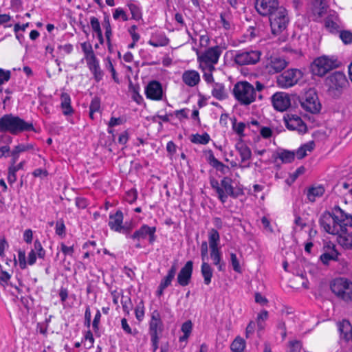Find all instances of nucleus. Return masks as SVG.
<instances>
[{"instance_id":"nucleus-1","label":"nucleus","mask_w":352,"mask_h":352,"mask_svg":"<svg viewBox=\"0 0 352 352\" xmlns=\"http://www.w3.org/2000/svg\"><path fill=\"white\" fill-rule=\"evenodd\" d=\"M32 123L27 122L19 116L11 113L6 114L0 118V132L8 131L13 135L23 131H34Z\"/></svg>"},{"instance_id":"nucleus-2","label":"nucleus","mask_w":352,"mask_h":352,"mask_svg":"<svg viewBox=\"0 0 352 352\" xmlns=\"http://www.w3.org/2000/svg\"><path fill=\"white\" fill-rule=\"evenodd\" d=\"M325 85L328 88L329 95L338 98L348 87L349 82L343 72H335L326 78Z\"/></svg>"},{"instance_id":"nucleus-3","label":"nucleus","mask_w":352,"mask_h":352,"mask_svg":"<svg viewBox=\"0 0 352 352\" xmlns=\"http://www.w3.org/2000/svg\"><path fill=\"white\" fill-rule=\"evenodd\" d=\"M233 95L241 105H249L256 100V93L252 85L247 81L236 82L233 88Z\"/></svg>"},{"instance_id":"nucleus-4","label":"nucleus","mask_w":352,"mask_h":352,"mask_svg":"<svg viewBox=\"0 0 352 352\" xmlns=\"http://www.w3.org/2000/svg\"><path fill=\"white\" fill-rule=\"evenodd\" d=\"M272 34L278 35L285 30L289 23L287 10L283 6L276 9L269 14Z\"/></svg>"},{"instance_id":"nucleus-5","label":"nucleus","mask_w":352,"mask_h":352,"mask_svg":"<svg viewBox=\"0 0 352 352\" xmlns=\"http://www.w3.org/2000/svg\"><path fill=\"white\" fill-rule=\"evenodd\" d=\"M338 66L339 63L337 59L322 56L314 60L311 65V71L314 75L322 77Z\"/></svg>"},{"instance_id":"nucleus-6","label":"nucleus","mask_w":352,"mask_h":352,"mask_svg":"<svg viewBox=\"0 0 352 352\" xmlns=\"http://www.w3.org/2000/svg\"><path fill=\"white\" fill-rule=\"evenodd\" d=\"M333 294L342 300L349 302L352 300V282L344 278L334 279L330 285Z\"/></svg>"},{"instance_id":"nucleus-7","label":"nucleus","mask_w":352,"mask_h":352,"mask_svg":"<svg viewBox=\"0 0 352 352\" xmlns=\"http://www.w3.org/2000/svg\"><path fill=\"white\" fill-rule=\"evenodd\" d=\"M292 100L294 102L298 100L305 111L311 113H317L321 109V104L319 102L316 92L314 89H309L307 91L302 98L294 96Z\"/></svg>"},{"instance_id":"nucleus-8","label":"nucleus","mask_w":352,"mask_h":352,"mask_svg":"<svg viewBox=\"0 0 352 352\" xmlns=\"http://www.w3.org/2000/svg\"><path fill=\"white\" fill-rule=\"evenodd\" d=\"M302 77V73L298 69H289L276 77L278 87L287 89L293 87Z\"/></svg>"},{"instance_id":"nucleus-9","label":"nucleus","mask_w":352,"mask_h":352,"mask_svg":"<svg viewBox=\"0 0 352 352\" xmlns=\"http://www.w3.org/2000/svg\"><path fill=\"white\" fill-rule=\"evenodd\" d=\"M261 55L258 50L239 52L234 56V62L239 65H254L259 61Z\"/></svg>"},{"instance_id":"nucleus-10","label":"nucleus","mask_w":352,"mask_h":352,"mask_svg":"<svg viewBox=\"0 0 352 352\" xmlns=\"http://www.w3.org/2000/svg\"><path fill=\"white\" fill-rule=\"evenodd\" d=\"M286 127L292 131H298L300 133H306L307 128L306 124L301 118L296 114L287 113L284 116Z\"/></svg>"},{"instance_id":"nucleus-11","label":"nucleus","mask_w":352,"mask_h":352,"mask_svg":"<svg viewBox=\"0 0 352 352\" xmlns=\"http://www.w3.org/2000/svg\"><path fill=\"white\" fill-rule=\"evenodd\" d=\"M319 223L322 228L329 234L336 235L339 233V228L337 223H333V213L325 211L319 219Z\"/></svg>"},{"instance_id":"nucleus-12","label":"nucleus","mask_w":352,"mask_h":352,"mask_svg":"<svg viewBox=\"0 0 352 352\" xmlns=\"http://www.w3.org/2000/svg\"><path fill=\"white\" fill-rule=\"evenodd\" d=\"M279 7L278 0H255V8L261 16H267Z\"/></svg>"},{"instance_id":"nucleus-13","label":"nucleus","mask_w":352,"mask_h":352,"mask_svg":"<svg viewBox=\"0 0 352 352\" xmlns=\"http://www.w3.org/2000/svg\"><path fill=\"white\" fill-rule=\"evenodd\" d=\"M274 107L279 111H286L292 106V99L289 94L284 92H276L272 97Z\"/></svg>"},{"instance_id":"nucleus-14","label":"nucleus","mask_w":352,"mask_h":352,"mask_svg":"<svg viewBox=\"0 0 352 352\" xmlns=\"http://www.w3.org/2000/svg\"><path fill=\"white\" fill-rule=\"evenodd\" d=\"M333 211V223H337L339 228H341V226H344L346 228L347 226L352 227V216L351 214H346L338 206H336Z\"/></svg>"},{"instance_id":"nucleus-15","label":"nucleus","mask_w":352,"mask_h":352,"mask_svg":"<svg viewBox=\"0 0 352 352\" xmlns=\"http://www.w3.org/2000/svg\"><path fill=\"white\" fill-rule=\"evenodd\" d=\"M324 252L320 256L321 262L327 265L331 261H339L340 254L336 249V245L331 243H327L324 246Z\"/></svg>"},{"instance_id":"nucleus-16","label":"nucleus","mask_w":352,"mask_h":352,"mask_svg":"<svg viewBox=\"0 0 352 352\" xmlns=\"http://www.w3.org/2000/svg\"><path fill=\"white\" fill-rule=\"evenodd\" d=\"M192 261H187L185 265L180 270L177 275V280L179 285L185 287L190 283L192 274Z\"/></svg>"},{"instance_id":"nucleus-17","label":"nucleus","mask_w":352,"mask_h":352,"mask_svg":"<svg viewBox=\"0 0 352 352\" xmlns=\"http://www.w3.org/2000/svg\"><path fill=\"white\" fill-rule=\"evenodd\" d=\"M145 94L149 99L154 100H161L163 95L161 83L156 80L150 82L145 88Z\"/></svg>"},{"instance_id":"nucleus-18","label":"nucleus","mask_w":352,"mask_h":352,"mask_svg":"<svg viewBox=\"0 0 352 352\" xmlns=\"http://www.w3.org/2000/svg\"><path fill=\"white\" fill-rule=\"evenodd\" d=\"M221 52L219 46L210 47L201 56L198 55V60L206 63L215 64L218 62Z\"/></svg>"},{"instance_id":"nucleus-19","label":"nucleus","mask_w":352,"mask_h":352,"mask_svg":"<svg viewBox=\"0 0 352 352\" xmlns=\"http://www.w3.org/2000/svg\"><path fill=\"white\" fill-rule=\"evenodd\" d=\"M123 221V214L120 210H118L114 214L109 216V226L111 230L116 232L127 231L124 226H122Z\"/></svg>"},{"instance_id":"nucleus-20","label":"nucleus","mask_w":352,"mask_h":352,"mask_svg":"<svg viewBox=\"0 0 352 352\" xmlns=\"http://www.w3.org/2000/svg\"><path fill=\"white\" fill-rule=\"evenodd\" d=\"M327 6L325 0H314L312 2V13L314 21H318L326 13Z\"/></svg>"},{"instance_id":"nucleus-21","label":"nucleus","mask_w":352,"mask_h":352,"mask_svg":"<svg viewBox=\"0 0 352 352\" xmlns=\"http://www.w3.org/2000/svg\"><path fill=\"white\" fill-rule=\"evenodd\" d=\"M339 230V233L336 234L339 244L345 248L352 249V233H349L347 228L344 226H341Z\"/></svg>"},{"instance_id":"nucleus-22","label":"nucleus","mask_w":352,"mask_h":352,"mask_svg":"<svg viewBox=\"0 0 352 352\" xmlns=\"http://www.w3.org/2000/svg\"><path fill=\"white\" fill-rule=\"evenodd\" d=\"M289 64L285 58L282 57H274L271 58L268 65L269 72L278 73L283 70Z\"/></svg>"},{"instance_id":"nucleus-23","label":"nucleus","mask_w":352,"mask_h":352,"mask_svg":"<svg viewBox=\"0 0 352 352\" xmlns=\"http://www.w3.org/2000/svg\"><path fill=\"white\" fill-rule=\"evenodd\" d=\"M182 80L186 85L194 87L199 82V74L194 70L186 71L182 75Z\"/></svg>"},{"instance_id":"nucleus-24","label":"nucleus","mask_w":352,"mask_h":352,"mask_svg":"<svg viewBox=\"0 0 352 352\" xmlns=\"http://www.w3.org/2000/svg\"><path fill=\"white\" fill-rule=\"evenodd\" d=\"M235 148L241 156V161L242 163L251 158V150L246 144H244L241 138H240L239 142L236 144Z\"/></svg>"},{"instance_id":"nucleus-25","label":"nucleus","mask_w":352,"mask_h":352,"mask_svg":"<svg viewBox=\"0 0 352 352\" xmlns=\"http://www.w3.org/2000/svg\"><path fill=\"white\" fill-rule=\"evenodd\" d=\"M208 162L209 164L216 168L217 170L220 171L223 174H226L230 170V168L227 165H225L215 158L211 150L208 151Z\"/></svg>"},{"instance_id":"nucleus-26","label":"nucleus","mask_w":352,"mask_h":352,"mask_svg":"<svg viewBox=\"0 0 352 352\" xmlns=\"http://www.w3.org/2000/svg\"><path fill=\"white\" fill-rule=\"evenodd\" d=\"M315 146L314 141H309L300 146L295 153V155H296L298 160H302L307 155V152H312Z\"/></svg>"},{"instance_id":"nucleus-27","label":"nucleus","mask_w":352,"mask_h":352,"mask_svg":"<svg viewBox=\"0 0 352 352\" xmlns=\"http://www.w3.org/2000/svg\"><path fill=\"white\" fill-rule=\"evenodd\" d=\"M177 270V262H175L168 271L167 275L162 280L160 283V285H162V287H168L169 285H170L172 280L175 278Z\"/></svg>"},{"instance_id":"nucleus-28","label":"nucleus","mask_w":352,"mask_h":352,"mask_svg":"<svg viewBox=\"0 0 352 352\" xmlns=\"http://www.w3.org/2000/svg\"><path fill=\"white\" fill-rule=\"evenodd\" d=\"M275 160L280 159L282 163H291L294 160L295 152L288 150H283L273 155Z\"/></svg>"},{"instance_id":"nucleus-29","label":"nucleus","mask_w":352,"mask_h":352,"mask_svg":"<svg viewBox=\"0 0 352 352\" xmlns=\"http://www.w3.org/2000/svg\"><path fill=\"white\" fill-rule=\"evenodd\" d=\"M221 186L224 190L226 195H227V197L230 196L232 197H236L237 195L234 192V188L232 185V179L230 177H225L221 181Z\"/></svg>"},{"instance_id":"nucleus-30","label":"nucleus","mask_w":352,"mask_h":352,"mask_svg":"<svg viewBox=\"0 0 352 352\" xmlns=\"http://www.w3.org/2000/svg\"><path fill=\"white\" fill-rule=\"evenodd\" d=\"M324 193V188L322 186H318L317 187H311L307 191V199L311 202H314L316 197H319L323 195Z\"/></svg>"},{"instance_id":"nucleus-31","label":"nucleus","mask_w":352,"mask_h":352,"mask_svg":"<svg viewBox=\"0 0 352 352\" xmlns=\"http://www.w3.org/2000/svg\"><path fill=\"white\" fill-rule=\"evenodd\" d=\"M211 187L215 190L218 195V197L222 203H225L227 200V195L225 194L224 190L219 186V182L214 177L210 179Z\"/></svg>"},{"instance_id":"nucleus-32","label":"nucleus","mask_w":352,"mask_h":352,"mask_svg":"<svg viewBox=\"0 0 352 352\" xmlns=\"http://www.w3.org/2000/svg\"><path fill=\"white\" fill-rule=\"evenodd\" d=\"M201 272L204 278V283L209 285L212 276V270L210 265L206 261L202 262Z\"/></svg>"},{"instance_id":"nucleus-33","label":"nucleus","mask_w":352,"mask_h":352,"mask_svg":"<svg viewBox=\"0 0 352 352\" xmlns=\"http://www.w3.org/2000/svg\"><path fill=\"white\" fill-rule=\"evenodd\" d=\"M71 100L69 96L66 94L63 93L61 95V107L63 110V114L64 115H70L72 112V108L71 107Z\"/></svg>"},{"instance_id":"nucleus-34","label":"nucleus","mask_w":352,"mask_h":352,"mask_svg":"<svg viewBox=\"0 0 352 352\" xmlns=\"http://www.w3.org/2000/svg\"><path fill=\"white\" fill-rule=\"evenodd\" d=\"M220 239V236L218 232V231L212 228L208 233V241H209V245L210 249H215L219 248H218V243Z\"/></svg>"},{"instance_id":"nucleus-35","label":"nucleus","mask_w":352,"mask_h":352,"mask_svg":"<svg viewBox=\"0 0 352 352\" xmlns=\"http://www.w3.org/2000/svg\"><path fill=\"white\" fill-rule=\"evenodd\" d=\"M82 48L84 49L85 52L88 53L89 56L87 58V65L89 69L91 71L94 69H96L99 66L98 61L96 59V56L90 46V50L87 51L85 50V43L82 45Z\"/></svg>"},{"instance_id":"nucleus-36","label":"nucleus","mask_w":352,"mask_h":352,"mask_svg":"<svg viewBox=\"0 0 352 352\" xmlns=\"http://www.w3.org/2000/svg\"><path fill=\"white\" fill-rule=\"evenodd\" d=\"M245 348V341L240 336H236L230 345V349L233 352H243Z\"/></svg>"},{"instance_id":"nucleus-37","label":"nucleus","mask_w":352,"mask_h":352,"mask_svg":"<svg viewBox=\"0 0 352 352\" xmlns=\"http://www.w3.org/2000/svg\"><path fill=\"white\" fill-rule=\"evenodd\" d=\"M212 94L214 98L219 100H223L227 97L224 86L219 83L214 84Z\"/></svg>"},{"instance_id":"nucleus-38","label":"nucleus","mask_w":352,"mask_h":352,"mask_svg":"<svg viewBox=\"0 0 352 352\" xmlns=\"http://www.w3.org/2000/svg\"><path fill=\"white\" fill-rule=\"evenodd\" d=\"M163 331V323L162 322H150L149 323V334L151 337H160L159 334H161Z\"/></svg>"},{"instance_id":"nucleus-39","label":"nucleus","mask_w":352,"mask_h":352,"mask_svg":"<svg viewBox=\"0 0 352 352\" xmlns=\"http://www.w3.org/2000/svg\"><path fill=\"white\" fill-rule=\"evenodd\" d=\"M210 257L213 263L218 267L219 271L223 270V263H221V253L219 248L210 249Z\"/></svg>"},{"instance_id":"nucleus-40","label":"nucleus","mask_w":352,"mask_h":352,"mask_svg":"<svg viewBox=\"0 0 352 352\" xmlns=\"http://www.w3.org/2000/svg\"><path fill=\"white\" fill-rule=\"evenodd\" d=\"M169 40L164 35H159L158 36L151 39L148 44L153 47L166 46L168 44Z\"/></svg>"},{"instance_id":"nucleus-41","label":"nucleus","mask_w":352,"mask_h":352,"mask_svg":"<svg viewBox=\"0 0 352 352\" xmlns=\"http://www.w3.org/2000/svg\"><path fill=\"white\" fill-rule=\"evenodd\" d=\"M210 138L207 133L202 135L195 134L192 135L190 139L191 142L195 144H206L209 142Z\"/></svg>"},{"instance_id":"nucleus-42","label":"nucleus","mask_w":352,"mask_h":352,"mask_svg":"<svg viewBox=\"0 0 352 352\" xmlns=\"http://www.w3.org/2000/svg\"><path fill=\"white\" fill-rule=\"evenodd\" d=\"M151 228L148 226L147 225H143L139 230H136L131 237L133 239H144L148 235V233L151 230Z\"/></svg>"},{"instance_id":"nucleus-43","label":"nucleus","mask_w":352,"mask_h":352,"mask_svg":"<svg viewBox=\"0 0 352 352\" xmlns=\"http://www.w3.org/2000/svg\"><path fill=\"white\" fill-rule=\"evenodd\" d=\"M135 317L138 321H141L144 316V301L140 300L135 309Z\"/></svg>"},{"instance_id":"nucleus-44","label":"nucleus","mask_w":352,"mask_h":352,"mask_svg":"<svg viewBox=\"0 0 352 352\" xmlns=\"http://www.w3.org/2000/svg\"><path fill=\"white\" fill-rule=\"evenodd\" d=\"M35 251V253L37 254L38 257L39 258L44 259L45 256V251L43 248L42 245L39 240L36 239L35 240L34 243V249Z\"/></svg>"},{"instance_id":"nucleus-45","label":"nucleus","mask_w":352,"mask_h":352,"mask_svg":"<svg viewBox=\"0 0 352 352\" xmlns=\"http://www.w3.org/2000/svg\"><path fill=\"white\" fill-rule=\"evenodd\" d=\"M245 127V124L244 122L236 123V119L234 120L232 123L233 130L241 137L244 136V129Z\"/></svg>"},{"instance_id":"nucleus-46","label":"nucleus","mask_w":352,"mask_h":352,"mask_svg":"<svg viewBox=\"0 0 352 352\" xmlns=\"http://www.w3.org/2000/svg\"><path fill=\"white\" fill-rule=\"evenodd\" d=\"M340 38L344 44H350L352 43V32L348 30L341 31Z\"/></svg>"},{"instance_id":"nucleus-47","label":"nucleus","mask_w":352,"mask_h":352,"mask_svg":"<svg viewBox=\"0 0 352 352\" xmlns=\"http://www.w3.org/2000/svg\"><path fill=\"white\" fill-rule=\"evenodd\" d=\"M230 260H231V263H232L233 270L236 272H239V273L241 272V266H240L239 261L236 257V254H234V253L230 254Z\"/></svg>"},{"instance_id":"nucleus-48","label":"nucleus","mask_w":352,"mask_h":352,"mask_svg":"<svg viewBox=\"0 0 352 352\" xmlns=\"http://www.w3.org/2000/svg\"><path fill=\"white\" fill-rule=\"evenodd\" d=\"M137 197H138V193H137L136 190L131 189V190H129L128 192H126V196H125V199L129 204H132L137 199Z\"/></svg>"},{"instance_id":"nucleus-49","label":"nucleus","mask_w":352,"mask_h":352,"mask_svg":"<svg viewBox=\"0 0 352 352\" xmlns=\"http://www.w3.org/2000/svg\"><path fill=\"white\" fill-rule=\"evenodd\" d=\"M11 72L9 70L5 71L0 68V85H3L5 82L10 80Z\"/></svg>"},{"instance_id":"nucleus-50","label":"nucleus","mask_w":352,"mask_h":352,"mask_svg":"<svg viewBox=\"0 0 352 352\" xmlns=\"http://www.w3.org/2000/svg\"><path fill=\"white\" fill-rule=\"evenodd\" d=\"M100 100L98 97H95L92 99L90 106L89 110H91L92 112H97L100 110Z\"/></svg>"},{"instance_id":"nucleus-51","label":"nucleus","mask_w":352,"mask_h":352,"mask_svg":"<svg viewBox=\"0 0 352 352\" xmlns=\"http://www.w3.org/2000/svg\"><path fill=\"white\" fill-rule=\"evenodd\" d=\"M113 19L116 20L118 19L120 17H121L124 21L128 20V17L126 16V12L122 8L116 9L115 12L113 14Z\"/></svg>"},{"instance_id":"nucleus-52","label":"nucleus","mask_w":352,"mask_h":352,"mask_svg":"<svg viewBox=\"0 0 352 352\" xmlns=\"http://www.w3.org/2000/svg\"><path fill=\"white\" fill-rule=\"evenodd\" d=\"M18 260L19 263V266L21 269L26 268L27 262L25 258V251L19 250L18 252Z\"/></svg>"},{"instance_id":"nucleus-53","label":"nucleus","mask_w":352,"mask_h":352,"mask_svg":"<svg viewBox=\"0 0 352 352\" xmlns=\"http://www.w3.org/2000/svg\"><path fill=\"white\" fill-rule=\"evenodd\" d=\"M90 24L91 26L92 30L98 33L100 31H102L100 28V22L96 16H91L90 19Z\"/></svg>"},{"instance_id":"nucleus-54","label":"nucleus","mask_w":352,"mask_h":352,"mask_svg":"<svg viewBox=\"0 0 352 352\" xmlns=\"http://www.w3.org/2000/svg\"><path fill=\"white\" fill-rule=\"evenodd\" d=\"M65 226L63 219H60L56 223V234L62 236L65 234Z\"/></svg>"},{"instance_id":"nucleus-55","label":"nucleus","mask_w":352,"mask_h":352,"mask_svg":"<svg viewBox=\"0 0 352 352\" xmlns=\"http://www.w3.org/2000/svg\"><path fill=\"white\" fill-rule=\"evenodd\" d=\"M121 303L122 305L123 311L127 315H129V313H130V311L132 309V302H131V298H126V299H125L124 300H122Z\"/></svg>"},{"instance_id":"nucleus-56","label":"nucleus","mask_w":352,"mask_h":352,"mask_svg":"<svg viewBox=\"0 0 352 352\" xmlns=\"http://www.w3.org/2000/svg\"><path fill=\"white\" fill-rule=\"evenodd\" d=\"M324 26L327 29H329L331 32L333 30H336L338 28V25L336 22L332 21L330 18H327L324 21Z\"/></svg>"},{"instance_id":"nucleus-57","label":"nucleus","mask_w":352,"mask_h":352,"mask_svg":"<svg viewBox=\"0 0 352 352\" xmlns=\"http://www.w3.org/2000/svg\"><path fill=\"white\" fill-rule=\"evenodd\" d=\"M129 10L131 12L132 17L135 19H140V12L139 8H138V6L134 4H130L129 6Z\"/></svg>"},{"instance_id":"nucleus-58","label":"nucleus","mask_w":352,"mask_h":352,"mask_svg":"<svg viewBox=\"0 0 352 352\" xmlns=\"http://www.w3.org/2000/svg\"><path fill=\"white\" fill-rule=\"evenodd\" d=\"M16 180V172L14 171V166H9L8 181L10 184H13Z\"/></svg>"},{"instance_id":"nucleus-59","label":"nucleus","mask_w":352,"mask_h":352,"mask_svg":"<svg viewBox=\"0 0 352 352\" xmlns=\"http://www.w3.org/2000/svg\"><path fill=\"white\" fill-rule=\"evenodd\" d=\"M0 284L3 286L7 285L8 281L10 278V275L6 271L0 270Z\"/></svg>"},{"instance_id":"nucleus-60","label":"nucleus","mask_w":352,"mask_h":352,"mask_svg":"<svg viewBox=\"0 0 352 352\" xmlns=\"http://www.w3.org/2000/svg\"><path fill=\"white\" fill-rule=\"evenodd\" d=\"M201 256L202 262L206 261L208 256V244L206 241H203L201 245Z\"/></svg>"},{"instance_id":"nucleus-61","label":"nucleus","mask_w":352,"mask_h":352,"mask_svg":"<svg viewBox=\"0 0 352 352\" xmlns=\"http://www.w3.org/2000/svg\"><path fill=\"white\" fill-rule=\"evenodd\" d=\"M260 133L263 138H269L272 135V131L270 127L263 126L260 129Z\"/></svg>"},{"instance_id":"nucleus-62","label":"nucleus","mask_w":352,"mask_h":352,"mask_svg":"<svg viewBox=\"0 0 352 352\" xmlns=\"http://www.w3.org/2000/svg\"><path fill=\"white\" fill-rule=\"evenodd\" d=\"M192 324L190 320L185 322L182 326V331L184 333L190 334L192 331Z\"/></svg>"},{"instance_id":"nucleus-63","label":"nucleus","mask_w":352,"mask_h":352,"mask_svg":"<svg viewBox=\"0 0 352 352\" xmlns=\"http://www.w3.org/2000/svg\"><path fill=\"white\" fill-rule=\"evenodd\" d=\"M290 344V350L289 352H300L301 349V345L300 342L295 340L291 341L289 342Z\"/></svg>"},{"instance_id":"nucleus-64","label":"nucleus","mask_w":352,"mask_h":352,"mask_svg":"<svg viewBox=\"0 0 352 352\" xmlns=\"http://www.w3.org/2000/svg\"><path fill=\"white\" fill-rule=\"evenodd\" d=\"M14 148L16 149L17 151V152L21 153L22 152H25L26 151L33 148V145L30 144H19V145L16 146Z\"/></svg>"}]
</instances>
